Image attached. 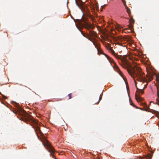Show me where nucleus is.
I'll list each match as a JSON object with an SVG mask.
<instances>
[{
  "label": "nucleus",
  "instance_id": "6ab92c4d",
  "mask_svg": "<svg viewBox=\"0 0 159 159\" xmlns=\"http://www.w3.org/2000/svg\"><path fill=\"white\" fill-rule=\"evenodd\" d=\"M67 129V128L66 127V128H64V129L65 130H66Z\"/></svg>",
  "mask_w": 159,
  "mask_h": 159
},
{
  "label": "nucleus",
  "instance_id": "dca6fc26",
  "mask_svg": "<svg viewBox=\"0 0 159 159\" xmlns=\"http://www.w3.org/2000/svg\"><path fill=\"white\" fill-rule=\"evenodd\" d=\"M69 97V99H70L72 98V94L71 93L69 94L68 95Z\"/></svg>",
  "mask_w": 159,
  "mask_h": 159
},
{
  "label": "nucleus",
  "instance_id": "6e6552de",
  "mask_svg": "<svg viewBox=\"0 0 159 159\" xmlns=\"http://www.w3.org/2000/svg\"><path fill=\"white\" fill-rule=\"evenodd\" d=\"M130 17V19L129 20V27L130 29H133V25L134 24L135 21L133 19V16H131Z\"/></svg>",
  "mask_w": 159,
  "mask_h": 159
},
{
  "label": "nucleus",
  "instance_id": "9d476101",
  "mask_svg": "<svg viewBox=\"0 0 159 159\" xmlns=\"http://www.w3.org/2000/svg\"><path fill=\"white\" fill-rule=\"evenodd\" d=\"M135 99L138 102L141 101L142 100V98L141 97L139 94L137 93L135 94Z\"/></svg>",
  "mask_w": 159,
  "mask_h": 159
},
{
  "label": "nucleus",
  "instance_id": "1a4fd4ad",
  "mask_svg": "<svg viewBox=\"0 0 159 159\" xmlns=\"http://www.w3.org/2000/svg\"><path fill=\"white\" fill-rule=\"evenodd\" d=\"M148 73L146 76L148 79V80L151 81L152 79V74L151 71H150L148 69H147Z\"/></svg>",
  "mask_w": 159,
  "mask_h": 159
},
{
  "label": "nucleus",
  "instance_id": "7ed1b4c3",
  "mask_svg": "<svg viewBox=\"0 0 159 159\" xmlns=\"http://www.w3.org/2000/svg\"><path fill=\"white\" fill-rule=\"evenodd\" d=\"M110 50L112 54L117 58L121 60V63L120 64L123 67L127 68V70L128 69L133 68L134 67V66H133L131 65L130 63L129 62L125 57L117 55L112 49L111 48Z\"/></svg>",
  "mask_w": 159,
  "mask_h": 159
},
{
  "label": "nucleus",
  "instance_id": "20e7f679",
  "mask_svg": "<svg viewBox=\"0 0 159 159\" xmlns=\"http://www.w3.org/2000/svg\"><path fill=\"white\" fill-rule=\"evenodd\" d=\"M79 30L80 31L81 34L84 37L88 39L93 43V42H95L93 41V40H95V39H94V38L96 37L97 36V34L95 31L91 30H89V34H84V33L83 31L81 30Z\"/></svg>",
  "mask_w": 159,
  "mask_h": 159
},
{
  "label": "nucleus",
  "instance_id": "4be33fe9",
  "mask_svg": "<svg viewBox=\"0 0 159 159\" xmlns=\"http://www.w3.org/2000/svg\"><path fill=\"white\" fill-rule=\"evenodd\" d=\"M0 94H1V93L0 92Z\"/></svg>",
  "mask_w": 159,
  "mask_h": 159
},
{
  "label": "nucleus",
  "instance_id": "ddd939ff",
  "mask_svg": "<svg viewBox=\"0 0 159 159\" xmlns=\"http://www.w3.org/2000/svg\"><path fill=\"white\" fill-rule=\"evenodd\" d=\"M88 16L91 20H92L93 21L94 20V17L91 15H88Z\"/></svg>",
  "mask_w": 159,
  "mask_h": 159
},
{
  "label": "nucleus",
  "instance_id": "f8f14e48",
  "mask_svg": "<svg viewBox=\"0 0 159 159\" xmlns=\"http://www.w3.org/2000/svg\"><path fill=\"white\" fill-rule=\"evenodd\" d=\"M128 95H129V101H130V104H131V105H132V106L134 107H136L137 108H138V107H137L134 104V103L132 101L131 99V98H130V97L129 96V94H128Z\"/></svg>",
  "mask_w": 159,
  "mask_h": 159
},
{
  "label": "nucleus",
  "instance_id": "f03ea898",
  "mask_svg": "<svg viewBox=\"0 0 159 159\" xmlns=\"http://www.w3.org/2000/svg\"><path fill=\"white\" fill-rule=\"evenodd\" d=\"M15 113L18 114L24 117V121L27 123H29L31 126H33L37 135H38V133H42L40 130L39 124L38 123V121L34 119L32 116L27 114L24 110H22L19 107H18L17 111Z\"/></svg>",
  "mask_w": 159,
  "mask_h": 159
},
{
  "label": "nucleus",
  "instance_id": "423d86ee",
  "mask_svg": "<svg viewBox=\"0 0 159 159\" xmlns=\"http://www.w3.org/2000/svg\"><path fill=\"white\" fill-rule=\"evenodd\" d=\"M93 45L95 46V48H96L97 49L98 51V53L99 54H103L104 55H105V56L107 58L108 60L110 61H111V60H112V59L109 56H108L107 55H106V54H105L103 53L102 50L101 49V48L100 46H99L98 44L96 42H93Z\"/></svg>",
  "mask_w": 159,
  "mask_h": 159
},
{
  "label": "nucleus",
  "instance_id": "412c9836",
  "mask_svg": "<svg viewBox=\"0 0 159 159\" xmlns=\"http://www.w3.org/2000/svg\"><path fill=\"white\" fill-rule=\"evenodd\" d=\"M122 2L124 1H125V0H121Z\"/></svg>",
  "mask_w": 159,
  "mask_h": 159
},
{
  "label": "nucleus",
  "instance_id": "0eeeda50",
  "mask_svg": "<svg viewBox=\"0 0 159 159\" xmlns=\"http://www.w3.org/2000/svg\"><path fill=\"white\" fill-rule=\"evenodd\" d=\"M76 4L78 7L80 8L82 12L85 11V7L84 6V3L81 0H75Z\"/></svg>",
  "mask_w": 159,
  "mask_h": 159
},
{
  "label": "nucleus",
  "instance_id": "39448f33",
  "mask_svg": "<svg viewBox=\"0 0 159 159\" xmlns=\"http://www.w3.org/2000/svg\"><path fill=\"white\" fill-rule=\"evenodd\" d=\"M88 20V18L87 17L83 16L82 20H80V22L86 29L89 30L90 29H93V26L90 23H88L87 22Z\"/></svg>",
  "mask_w": 159,
  "mask_h": 159
},
{
  "label": "nucleus",
  "instance_id": "9b49d317",
  "mask_svg": "<svg viewBox=\"0 0 159 159\" xmlns=\"http://www.w3.org/2000/svg\"><path fill=\"white\" fill-rule=\"evenodd\" d=\"M126 9V11L127 13L129 15V17H130V15L131 14V11L130 9H129L127 6H126V7H125Z\"/></svg>",
  "mask_w": 159,
  "mask_h": 159
},
{
  "label": "nucleus",
  "instance_id": "aec40b11",
  "mask_svg": "<svg viewBox=\"0 0 159 159\" xmlns=\"http://www.w3.org/2000/svg\"><path fill=\"white\" fill-rule=\"evenodd\" d=\"M119 45H121V43H119Z\"/></svg>",
  "mask_w": 159,
  "mask_h": 159
},
{
  "label": "nucleus",
  "instance_id": "f3484780",
  "mask_svg": "<svg viewBox=\"0 0 159 159\" xmlns=\"http://www.w3.org/2000/svg\"><path fill=\"white\" fill-rule=\"evenodd\" d=\"M123 3V4L125 6V7H126V6H127L126 4V2L125 1H124L122 2Z\"/></svg>",
  "mask_w": 159,
  "mask_h": 159
},
{
  "label": "nucleus",
  "instance_id": "f257e3e1",
  "mask_svg": "<svg viewBox=\"0 0 159 159\" xmlns=\"http://www.w3.org/2000/svg\"><path fill=\"white\" fill-rule=\"evenodd\" d=\"M128 71L131 76L134 78L136 88L137 89V92H139L141 94L143 93V90L139 89L137 86L136 80L143 83H147V80L145 77V74L142 72L141 68L137 64L134 65L133 68L128 69Z\"/></svg>",
  "mask_w": 159,
  "mask_h": 159
},
{
  "label": "nucleus",
  "instance_id": "a211bd4d",
  "mask_svg": "<svg viewBox=\"0 0 159 159\" xmlns=\"http://www.w3.org/2000/svg\"><path fill=\"white\" fill-rule=\"evenodd\" d=\"M147 84V83L145 85V87L143 88V89H145V88H146V87Z\"/></svg>",
  "mask_w": 159,
  "mask_h": 159
},
{
  "label": "nucleus",
  "instance_id": "4468645a",
  "mask_svg": "<svg viewBox=\"0 0 159 159\" xmlns=\"http://www.w3.org/2000/svg\"><path fill=\"white\" fill-rule=\"evenodd\" d=\"M152 156L150 154H148V155L147 156L146 159H151Z\"/></svg>",
  "mask_w": 159,
  "mask_h": 159
},
{
  "label": "nucleus",
  "instance_id": "2eb2a0df",
  "mask_svg": "<svg viewBox=\"0 0 159 159\" xmlns=\"http://www.w3.org/2000/svg\"><path fill=\"white\" fill-rule=\"evenodd\" d=\"M102 95H100V97H99L98 101V102H97L95 103V104L97 103H99V102L102 99Z\"/></svg>",
  "mask_w": 159,
  "mask_h": 159
}]
</instances>
